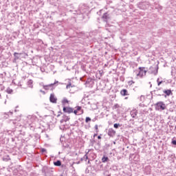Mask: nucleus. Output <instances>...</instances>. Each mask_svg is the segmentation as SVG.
I'll list each match as a JSON object with an SVG mask.
<instances>
[{"label":"nucleus","mask_w":176,"mask_h":176,"mask_svg":"<svg viewBox=\"0 0 176 176\" xmlns=\"http://www.w3.org/2000/svg\"><path fill=\"white\" fill-rule=\"evenodd\" d=\"M58 83V80H55L54 83L49 84L50 90L51 91H53V90H54V89H56V87L58 86V85H57Z\"/></svg>","instance_id":"nucleus-7"},{"label":"nucleus","mask_w":176,"mask_h":176,"mask_svg":"<svg viewBox=\"0 0 176 176\" xmlns=\"http://www.w3.org/2000/svg\"><path fill=\"white\" fill-rule=\"evenodd\" d=\"M6 93L8 94H12L13 93V89H10V87L7 88Z\"/></svg>","instance_id":"nucleus-23"},{"label":"nucleus","mask_w":176,"mask_h":176,"mask_svg":"<svg viewBox=\"0 0 176 176\" xmlns=\"http://www.w3.org/2000/svg\"><path fill=\"white\" fill-rule=\"evenodd\" d=\"M63 104H68L69 101L67 98H63V101H62Z\"/></svg>","instance_id":"nucleus-27"},{"label":"nucleus","mask_w":176,"mask_h":176,"mask_svg":"<svg viewBox=\"0 0 176 176\" xmlns=\"http://www.w3.org/2000/svg\"><path fill=\"white\" fill-rule=\"evenodd\" d=\"M134 83H135V82L133 80H130L128 82L129 86H131V85H134Z\"/></svg>","instance_id":"nucleus-30"},{"label":"nucleus","mask_w":176,"mask_h":176,"mask_svg":"<svg viewBox=\"0 0 176 176\" xmlns=\"http://www.w3.org/2000/svg\"><path fill=\"white\" fill-rule=\"evenodd\" d=\"M102 19L103 20V21H104L105 23L108 22V19H109V14H108V12H105L103 14Z\"/></svg>","instance_id":"nucleus-10"},{"label":"nucleus","mask_w":176,"mask_h":176,"mask_svg":"<svg viewBox=\"0 0 176 176\" xmlns=\"http://www.w3.org/2000/svg\"><path fill=\"white\" fill-rule=\"evenodd\" d=\"M146 72H147V71L145 70V67H140L139 72L137 74V76H140V78H142V76H145V75H146Z\"/></svg>","instance_id":"nucleus-2"},{"label":"nucleus","mask_w":176,"mask_h":176,"mask_svg":"<svg viewBox=\"0 0 176 176\" xmlns=\"http://www.w3.org/2000/svg\"><path fill=\"white\" fill-rule=\"evenodd\" d=\"M63 120H65V122H68V120H69V118L67 116H63Z\"/></svg>","instance_id":"nucleus-28"},{"label":"nucleus","mask_w":176,"mask_h":176,"mask_svg":"<svg viewBox=\"0 0 176 176\" xmlns=\"http://www.w3.org/2000/svg\"><path fill=\"white\" fill-rule=\"evenodd\" d=\"M94 83L93 79L91 78H88L87 79V81L85 82L86 86H88V87H90L91 85H92Z\"/></svg>","instance_id":"nucleus-11"},{"label":"nucleus","mask_w":176,"mask_h":176,"mask_svg":"<svg viewBox=\"0 0 176 176\" xmlns=\"http://www.w3.org/2000/svg\"><path fill=\"white\" fill-rule=\"evenodd\" d=\"M95 130H96V133H98V125L96 124L95 125Z\"/></svg>","instance_id":"nucleus-32"},{"label":"nucleus","mask_w":176,"mask_h":176,"mask_svg":"<svg viewBox=\"0 0 176 176\" xmlns=\"http://www.w3.org/2000/svg\"><path fill=\"white\" fill-rule=\"evenodd\" d=\"M63 112H65L66 113H72L74 112V109L72 107H63Z\"/></svg>","instance_id":"nucleus-8"},{"label":"nucleus","mask_w":176,"mask_h":176,"mask_svg":"<svg viewBox=\"0 0 176 176\" xmlns=\"http://www.w3.org/2000/svg\"><path fill=\"white\" fill-rule=\"evenodd\" d=\"M114 129H119L120 127V124L116 123L113 124Z\"/></svg>","instance_id":"nucleus-26"},{"label":"nucleus","mask_w":176,"mask_h":176,"mask_svg":"<svg viewBox=\"0 0 176 176\" xmlns=\"http://www.w3.org/2000/svg\"><path fill=\"white\" fill-rule=\"evenodd\" d=\"M6 115H13V112H10V113H6Z\"/></svg>","instance_id":"nucleus-39"},{"label":"nucleus","mask_w":176,"mask_h":176,"mask_svg":"<svg viewBox=\"0 0 176 176\" xmlns=\"http://www.w3.org/2000/svg\"><path fill=\"white\" fill-rule=\"evenodd\" d=\"M54 166H57L58 167H60V166H61V161L60 160H57L56 162H54Z\"/></svg>","instance_id":"nucleus-21"},{"label":"nucleus","mask_w":176,"mask_h":176,"mask_svg":"<svg viewBox=\"0 0 176 176\" xmlns=\"http://www.w3.org/2000/svg\"><path fill=\"white\" fill-rule=\"evenodd\" d=\"M3 160L9 162V160H10V157L9 155H6V157L3 158Z\"/></svg>","instance_id":"nucleus-24"},{"label":"nucleus","mask_w":176,"mask_h":176,"mask_svg":"<svg viewBox=\"0 0 176 176\" xmlns=\"http://www.w3.org/2000/svg\"><path fill=\"white\" fill-rule=\"evenodd\" d=\"M107 135H109V137H111L112 138H113V137L116 135V131L112 128H109L108 129Z\"/></svg>","instance_id":"nucleus-4"},{"label":"nucleus","mask_w":176,"mask_h":176,"mask_svg":"<svg viewBox=\"0 0 176 176\" xmlns=\"http://www.w3.org/2000/svg\"><path fill=\"white\" fill-rule=\"evenodd\" d=\"M113 108H114V109H116L117 108H119V104H116L113 106Z\"/></svg>","instance_id":"nucleus-34"},{"label":"nucleus","mask_w":176,"mask_h":176,"mask_svg":"<svg viewBox=\"0 0 176 176\" xmlns=\"http://www.w3.org/2000/svg\"><path fill=\"white\" fill-rule=\"evenodd\" d=\"M152 85H150V87H151Z\"/></svg>","instance_id":"nucleus-44"},{"label":"nucleus","mask_w":176,"mask_h":176,"mask_svg":"<svg viewBox=\"0 0 176 176\" xmlns=\"http://www.w3.org/2000/svg\"><path fill=\"white\" fill-rule=\"evenodd\" d=\"M20 56H21V53L14 52V60H19V58H20Z\"/></svg>","instance_id":"nucleus-15"},{"label":"nucleus","mask_w":176,"mask_h":176,"mask_svg":"<svg viewBox=\"0 0 176 176\" xmlns=\"http://www.w3.org/2000/svg\"><path fill=\"white\" fill-rule=\"evenodd\" d=\"M120 94L121 96H123L124 97L126 96H129V91H127V89H124L120 91Z\"/></svg>","instance_id":"nucleus-14"},{"label":"nucleus","mask_w":176,"mask_h":176,"mask_svg":"<svg viewBox=\"0 0 176 176\" xmlns=\"http://www.w3.org/2000/svg\"><path fill=\"white\" fill-rule=\"evenodd\" d=\"M98 140H101V135L98 136Z\"/></svg>","instance_id":"nucleus-41"},{"label":"nucleus","mask_w":176,"mask_h":176,"mask_svg":"<svg viewBox=\"0 0 176 176\" xmlns=\"http://www.w3.org/2000/svg\"><path fill=\"white\" fill-rule=\"evenodd\" d=\"M98 135V133H94V138H95V137H97V135Z\"/></svg>","instance_id":"nucleus-38"},{"label":"nucleus","mask_w":176,"mask_h":176,"mask_svg":"<svg viewBox=\"0 0 176 176\" xmlns=\"http://www.w3.org/2000/svg\"><path fill=\"white\" fill-rule=\"evenodd\" d=\"M89 122H91V118H90V117H86L85 122L89 123Z\"/></svg>","instance_id":"nucleus-25"},{"label":"nucleus","mask_w":176,"mask_h":176,"mask_svg":"<svg viewBox=\"0 0 176 176\" xmlns=\"http://www.w3.org/2000/svg\"><path fill=\"white\" fill-rule=\"evenodd\" d=\"M164 82H166L164 79L163 80H160V78L157 79V86H160V85H162V83H164Z\"/></svg>","instance_id":"nucleus-20"},{"label":"nucleus","mask_w":176,"mask_h":176,"mask_svg":"<svg viewBox=\"0 0 176 176\" xmlns=\"http://www.w3.org/2000/svg\"><path fill=\"white\" fill-rule=\"evenodd\" d=\"M138 8L140 9H142V10H145L146 9H147L148 6L145 3H140L138 5Z\"/></svg>","instance_id":"nucleus-13"},{"label":"nucleus","mask_w":176,"mask_h":176,"mask_svg":"<svg viewBox=\"0 0 176 176\" xmlns=\"http://www.w3.org/2000/svg\"><path fill=\"white\" fill-rule=\"evenodd\" d=\"M40 93H43V94H46V93L45 92V91L41 89L40 90Z\"/></svg>","instance_id":"nucleus-37"},{"label":"nucleus","mask_w":176,"mask_h":176,"mask_svg":"<svg viewBox=\"0 0 176 176\" xmlns=\"http://www.w3.org/2000/svg\"><path fill=\"white\" fill-rule=\"evenodd\" d=\"M155 107L156 111H164V109H166V104L162 101L157 102Z\"/></svg>","instance_id":"nucleus-1"},{"label":"nucleus","mask_w":176,"mask_h":176,"mask_svg":"<svg viewBox=\"0 0 176 176\" xmlns=\"http://www.w3.org/2000/svg\"><path fill=\"white\" fill-rule=\"evenodd\" d=\"M32 83H34V81L32 80H29L28 81V86L32 89L34 87V85H32Z\"/></svg>","instance_id":"nucleus-18"},{"label":"nucleus","mask_w":176,"mask_h":176,"mask_svg":"<svg viewBox=\"0 0 176 176\" xmlns=\"http://www.w3.org/2000/svg\"><path fill=\"white\" fill-rule=\"evenodd\" d=\"M88 163H90V161H88Z\"/></svg>","instance_id":"nucleus-46"},{"label":"nucleus","mask_w":176,"mask_h":176,"mask_svg":"<svg viewBox=\"0 0 176 176\" xmlns=\"http://www.w3.org/2000/svg\"><path fill=\"white\" fill-rule=\"evenodd\" d=\"M158 69H159V67H157L156 66H155V67L151 66L149 68L150 72L151 74H153V75H157Z\"/></svg>","instance_id":"nucleus-5"},{"label":"nucleus","mask_w":176,"mask_h":176,"mask_svg":"<svg viewBox=\"0 0 176 176\" xmlns=\"http://www.w3.org/2000/svg\"><path fill=\"white\" fill-rule=\"evenodd\" d=\"M171 94H173V91H171V89H164V96L166 98L168 96H171Z\"/></svg>","instance_id":"nucleus-9"},{"label":"nucleus","mask_w":176,"mask_h":176,"mask_svg":"<svg viewBox=\"0 0 176 176\" xmlns=\"http://www.w3.org/2000/svg\"><path fill=\"white\" fill-rule=\"evenodd\" d=\"M43 88L44 89V90H50V86H49V85H43Z\"/></svg>","instance_id":"nucleus-22"},{"label":"nucleus","mask_w":176,"mask_h":176,"mask_svg":"<svg viewBox=\"0 0 176 176\" xmlns=\"http://www.w3.org/2000/svg\"><path fill=\"white\" fill-rule=\"evenodd\" d=\"M102 163H107V162H109V158L108 157L104 155L102 157Z\"/></svg>","instance_id":"nucleus-17"},{"label":"nucleus","mask_w":176,"mask_h":176,"mask_svg":"<svg viewBox=\"0 0 176 176\" xmlns=\"http://www.w3.org/2000/svg\"><path fill=\"white\" fill-rule=\"evenodd\" d=\"M42 153H47V151H46V148H41V150Z\"/></svg>","instance_id":"nucleus-31"},{"label":"nucleus","mask_w":176,"mask_h":176,"mask_svg":"<svg viewBox=\"0 0 176 176\" xmlns=\"http://www.w3.org/2000/svg\"><path fill=\"white\" fill-rule=\"evenodd\" d=\"M69 87H72V85H71V82H69V84H68L67 86H66V89H69Z\"/></svg>","instance_id":"nucleus-33"},{"label":"nucleus","mask_w":176,"mask_h":176,"mask_svg":"<svg viewBox=\"0 0 176 176\" xmlns=\"http://www.w3.org/2000/svg\"><path fill=\"white\" fill-rule=\"evenodd\" d=\"M50 101L52 104H57V98L54 96V94H51L50 96Z\"/></svg>","instance_id":"nucleus-6"},{"label":"nucleus","mask_w":176,"mask_h":176,"mask_svg":"<svg viewBox=\"0 0 176 176\" xmlns=\"http://www.w3.org/2000/svg\"><path fill=\"white\" fill-rule=\"evenodd\" d=\"M153 93L154 94H155V96H164L163 88H156L153 91Z\"/></svg>","instance_id":"nucleus-3"},{"label":"nucleus","mask_w":176,"mask_h":176,"mask_svg":"<svg viewBox=\"0 0 176 176\" xmlns=\"http://www.w3.org/2000/svg\"><path fill=\"white\" fill-rule=\"evenodd\" d=\"M144 98H145V96H140V101H142V100H144Z\"/></svg>","instance_id":"nucleus-35"},{"label":"nucleus","mask_w":176,"mask_h":176,"mask_svg":"<svg viewBox=\"0 0 176 176\" xmlns=\"http://www.w3.org/2000/svg\"><path fill=\"white\" fill-rule=\"evenodd\" d=\"M125 100H127V98H125Z\"/></svg>","instance_id":"nucleus-45"},{"label":"nucleus","mask_w":176,"mask_h":176,"mask_svg":"<svg viewBox=\"0 0 176 176\" xmlns=\"http://www.w3.org/2000/svg\"><path fill=\"white\" fill-rule=\"evenodd\" d=\"M171 144H172L173 145H175V146H176V138H174L173 139H172Z\"/></svg>","instance_id":"nucleus-29"},{"label":"nucleus","mask_w":176,"mask_h":176,"mask_svg":"<svg viewBox=\"0 0 176 176\" xmlns=\"http://www.w3.org/2000/svg\"><path fill=\"white\" fill-rule=\"evenodd\" d=\"M87 153H89V152L86 153V154L83 156V157H81L80 162H83V160H85V162L87 161V159H89V157L87 156Z\"/></svg>","instance_id":"nucleus-16"},{"label":"nucleus","mask_w":176,"mask_h":176,"mask_svg":"<svg viewBox=\"0 0 176 176\" xmlns=\"http://www.w3.org/2000/svg\"><path fill=\"white\" fill-rule=\"evenodd\" d=\"M60 117V112H58V114L57 115V118Z\"/></svg>","instance_id":"nucleus-42"},{"label":"nucleus","mask_w":176,"mask_h":176,"mask_svg":"<svg viewBox=\"0 0 176 176\" xmlns=\"http://www.w3.org/2000/svg\"><path fill=\"white\" fill-rule=\"evenodd\" d=\"M137 113H138V111H137V109H133L131 112H130V115L132 118H137Z\"/></svg>","instance_id":"nucleus-12"},{"label":"nucleus","mask_w":176,"mask_h":176,"mask_svg":"<svg viewBox=\"0 0 176 176\" xmlns=\"http://www.w3.org/2000/svg\"><path fill=\"white\" fill-rule=\"evenodd\" d=\"M73 112L74 113V115H78V110H73Z\"/></svg>","instance_id":"nucleus-36"},{"label":"nucleus","mask_w":176,"mask_h":176,"mask_svg":"<svg viewBox=\"0 0 176 176\" xmlns=\"http://www.w3.org/2000/svg\"><path fill=\"white\" fill-rule=\"evenodd\" d=\"M76 111H77V112L80 111V113H79V115L83 113V110H82V107L80 106H77Z\"/></svg>","instance_id":"nucleus-19"},{"label":"nucleus","mask_w":176,"mask_h":176,"mask_svg":"<svg viewBox=\"0 0 176 176\" xmlns=\"http://www.w3.org/2000/svg\"><path fill=\"white\" fill-rule=\"evenodd\" d=\"M91 141L92 144H93V142H96L95 140H91Z\"/></svg>","instance_id":"nucleus-43"},{"label":"nucleus","mask_w":176,"mask_h":176,"mask_svg":"<svg viewBox=\"0 0 176 176\" xmlns=\"http://www.w3.org/2000/svg\"><path fill=\"white\" fill-rule=\"evenodd\" d=\"M64 122H65V120H64V118H63L62 120H60V123H64Z\"/></svg>","instance_id":"nucleus-40"}]
</instances>
